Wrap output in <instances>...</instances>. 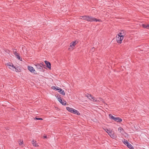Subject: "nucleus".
<instances>
[{
  "label": "nucleus",
  "mask_w": 149,
  "mask_h": 149,
  "mask_svg": "<svg viewBox=\"0 0 149 149\" xmlns=\"http://www.w3.org/2000/svg\"><path fill=\"white\" fill-rule=\"evenodd\" d=\"M125 35V32L124 31H121L117 35L116 40L118 43L119 44L121 43L122 41L123 40Z\"/></svg>",
  "instance_id": "nucleus-1"
},
{
  "label": "nucleus",
  "mask_w": 149,
  "mask_h": 149,
  "mask_svg": "<svg viewBox=\"0 0 149 149\" xmlns=\"http://www.w3.org/2000/svg\"><path fill=\"white\" fill-rule=\"evenodd\" d=\"M77 41H73L70 44V45L69 48L68 49L70 51H72L74 49V47L78 43Z\"/></svg>",
  "instance_id": "nucleus-2"
},
{
  "label": "nucleus",
  "mask_w": 149,
  "mask_h": 149,
  "mask_svg": "<svg viewBox=\"0 0 149 149\" xmlns=\"http://www.w3.org/2000/svg\"><path fill=\"white\" fill-rule=\"evenodd\" d=\"M7 66L8 67V68L12 70L15 71L16 72L18 71L17 69H16L14 66L13 64L11 63H8L7 64Z\"/></svg>",
  "instance_id": "nucleus-3"
},
{
  "label": "nucleus",
  "mask_w": 149,
  "mask_h": 149,
  "mask_svg": "<svg viewBox=\"0 0 149 149\" xmlns=\"http://www.w3.org/2000/svg\"><path fill=\"white\" fill-rule=\"evenodd\" d=\"M108 134L111 138L114 139L117 137L116 135L115 134V133L112 130H110L108 132Z\"/></svg>",
  "instance_id": "nucleus-4"
},
{
  "label": "nucleus",
  "mask_w": 149,
  "mask_h": 149,
  "mask_svg": "<svg viewBox=\"0 0 149 149\" xmlns=\"http://www.w3.org/2000/svg\"><path fill=\"white\" fill-rule=\"evenodd\" d=\"M88 21L89 22H93V21H99L100 22L101 21L100 19H96L95 18L92 17L91 16H88Z\"/></svg>",
  "instance_id": "nucleus-5"
},
{
  "label": "nucleus",
  "mask_w": 149,
  "mask_h": 149,
  "mask_svg": "<svg viewBox=\"0 0 149 149\" xmlns=\"http://www.w3.org/2000/svg\"><path fill=\"white\" fill-rule=\"evenodd\" d=\"M86 96L91 101H95V102H97L99 101V100H95V98L94 97H93L91 94H87L86 95Z\"/></svg>",
  "instance_id": "nucleus-6"
},
{
  "label": "nucleus",
  "mask_w": 149,
  "mask_h": 149,
  "mask_svg": "<svg viewBox=\"0 0 149 149\" xmlns=\"http://www.w3.org/2000/svg\"><path fill=\"white\" fill-rule=\"evenodd\" d=\"M57 99L58 101L63 105H66V101L64 100L62 101V98L61 97H57Z\"/></svg>",
  "instance_id": "nucleus-7"
},
{
  "label": "nucleus",
  "mask_w": 149,
  "mask_h": 149,
  "mask_svg": "<svg viewBox=\"0 0 149 149\" xmlns=\"http://www.w3.org/2000/svg\"><path fill=\"white\" fill-rule=\"evenodd\" d=\"M127 146L128 148H130L132 149H134L133 148V147L132 146V145L130 144L127 141H124L123 142Z\"/></svg>",
  "instance_id": "nucleus-8"
},
{
  "label": "nucleus",
  "mask_w": 149,
  "mask_h": 149,
  "mask_svg": "<svg viewBox=\"0 0 149 149\" xmlns=\"http://www.w3.org/2000/svg\"><path fill=\"white\" fill-rule=\"evenodd\" d=\"M56 90L58 91V92L62 95H65V93L64 91L61 88L58 87V88L56 89Z\"/></svg>",
  "instance_id": "nucleus-9"
},
{
  "label": "nucleus",
  "mask_w": 149,
  "mask_h": 149,
  "mask_svg": "<svg viewBox=\"0 0 149 149\" xmlns=\"http://www.w3.org/2000/svg\"><path fill=\"white\" fill-rule=\"evenodd\" d=\"M28 69L31 72L33 73L35 71V70L34 68L31 66H28Z\"/></svg>",
  "instance_id": "nucleus-10"
},
{
  "label": "nucleus",
  "mask_w": 149,
  "mask_h": 149,
  "mask_svg": "<svg viewBox=\"0 0 149 149\" xmlns=\"http://www.w3.org/2000/svg\"><path fill=\"white\" fill-rule=\"evenodd\" d=\"M32 143L33 146L35 147H38L39 146V145L37 143L36 141L35 140H33L32 141Z\"/></svg>",
  "instance_id": "nucleus-11"
},
{
  "label": "nucleus",
  "mask_w": 149,
  "mask_h": 149,
  "mask_svg": "<svg viewBox=\"0 0 149 149\" xmlns=\"http://www.w3.org/2000/svg\"><path fill=\"white\" fill-rule=\"evenodd\" d=\"M45 62L46 64L47 65V67L49 69H51V64L49 62L45 61Z\"/></svg>",
  "instance_id": "nucleus-12"
},
{
  "label": "nucleus",
  "mask_w": 149,
  "mask_h": 149,
  "mask_svg": "<svg viewBox=\"0 0 149 149\" xmlns=\"http://www.w3.org/2000/svg\"><path fill=\"white\" fill-rule=\"evenodd\" d=\"M114 120L118 122H121L122 121V119L120 118L115 117Z\"/></svg>",
  "instance_id": "nucleus-13"
},
{
  "label": "nucleus",
  "mask_w": 149,
  "mask_h": 149,
  "mask_svg": "<svg viewBox=\"0 0 149 149\" xmlns=\"http://www.w3.org/2000/svg\"><path fill=\"white\" fill-rule=\"evenodd\" d=\"M88 16L85 15L80 16V18L81 19L86 20L88 21Z\"/></svg>",
  "instance_id": "nucleus-14"
},
{
  "label": "nucleus",
  "mask_w": 149,
  "mask_h": 149,
  "mask_svg": "<svg viewBox=\"0 0 149 149\" xmlns=\"http://www.w3.org/2000/svg\"><path fill=\"white\" fill-rule=\"evenodd\" d=\"M35 66L38 69L40 70L42 69V67L41 65H39V63H37L35 65Z\"/></svg>",
  "instance_id": "nucleus-15"
},
{
  "label": "nucleus",
  "mask_w": 149,
  "mask_h": 149,
  "mask_svg": "<svg viewBox=\"0 0 149 149\" xmlns=\"http://www.w3.org/2000/svg\"><path fill=\"white\" fill-rule=\"evenodd\" d=\"M67 109L70 112L72 113L74 109L69 107H67Z\"/></svg>",
  "instance_id": "nucleus-16"
},
{
  "label": "nucleus",
  "mask_w": 149,
  "mask_h": 149,
  "mask_svg": "<svg viewBox=\"0 0 149 149\" xmlns=\"http://www.w3.org/2000/svg\"><path fill=\"white\" fill-rule=\"evenodd\" d=\"M142 26L144 28L149 29V24L146 25L145 24H142Z\"/></svg>",
  "instance_id": "nucleus-17"
},
{
  "label": "nucleus",
  "mask_w": 149,
  "mask_h": 149,
  "mask_svg": "<svg viewBox=\"0 0 149 149\" xmlns=\"http://www.w3.org/2000/svg\"><path fill=\"white\" fill-rule=\"evenodd\" d=\"M73 113L77 114L78 115H80V114L79 113V111L77 110L74 109Z\"/></svg>",
  "instance_id": "nucleus-18"
},
{
  "label": "nucleus",
  "mask_w": 149,
  "mask_h": 149,
  "mask_svg": "<svg viewBox=\"0 0 149 149\" xmlns=\"http://www.w3.org/2000/svg\"><path fill=\"white\" fill-rule=\"evenodd\" d=\"M109 118L110 119H112L113 120H114V119L115 118V117H114V116H113L111 114H109Z\"/></svg>",
  "instance_id": "nucleus-19"
},
{
  "label": "nucleus",
  "mask_w": 149,
  "mask_h": 149,
  "mask_svg": "<svg viewBox=\"0 0 149 149\" xmlns=\"http://www.w3.org/2000/svg\"><path fill=\"white\" fill-rule=\"evenodd\" d=\"M18 143H19V144L20 146H21L22 145L23 143V140L22 141H21V140H20L19 142H18Z\"/></svg>",
  "instance_id": "nucleus-20"
},
{
  "label": "nucleus",
  "mask_w": 149,
  "mask_h": 149,
  "mask_svg": "<svg viewBox=\"0 0 149 149\" xmlns=\"http://www.w3.org/2000/svg\"><path fill=\"white\" fill-rule=\"evenodd\" d=\"M118 131L120 132L121 133L123 131V129L121 127H119L118 129Z\"/></svg>",
  "instance_id": "nucleus-21"
},
{
  "label": "nucleus",
  "mask_w": 149,
  "mask_h": 149,
  "mask_svg": "<svg viewBox=\"0 0 149 149\" xmlns=\"http://www.w3.org/2000/svg\"><path fill=\"white\" fill-rule=\"evenodd\" d=\"M99 100L101 101H102V102H103V103H104V102L103 100V99L102 98H101V97H100L99 98Z\"/></svg>",
  "instance_id": "nucleus-22"
},
{
  "label": "nucleus",
  "mask_w": 149,
  "mask_h": 149,
  "mask_svg": "<svg viewBox=\"0 0 149 149\" xmlns=\"http://www.w3.org/2000/svg\"><path fill=\"white\" fill-rule=\"evenodd\" d=\"M16 57L17 58H18L19 60H21L20 59V56H19L18 55V54H17V55H16Z\"/></svg>",
  "instance_id": "nucleus-23"
},
{
  "label": "nucleus",
  "mask_w": 149,
  "mask_h": 149,
  "mask_svg": "<svg viewBox=\"0 0 149 149\" xmlns=\"http://www.w3.org/2000/svg\"><path fill=\"white\" fill-rule=\"evenodd\" d=\"M57 87V88H56V87L55 86H53L52 87V89H53L54 90H56V89L58 88V87Z\"/></svg>",
  "instance_id": "nucleus-24"
},
{
  "label": "nucleus",
  "mask_w": 149,
  "mask_h": 149,
  "mask_svg": "<svg viewBox=\"0 0 149 149\" xmlns=\"http://www.w3.org/2000/svg\"><path fill=\"white\" fill-rule=\"evenodd\" d=\"M35 119L36 120H42V118H36Z\"/></svg>",
  "instance_id": "nucleus-25"
},
{
  "label": "nucleus",
  "mask_w": 149,
  "mask_h": 149,
  "mask_svg": "<svg viewBox=\"0 0 149 149\" xmlns=\"http://www.w3.org/2000/svg\"><path fill=\"white\" fill-rule=\"evenodd\" d=\"M108 130L107 129H105V131L108 134V132L110 130Z\"/></svg>",
  "instance_id": "nucleus-26"
},
{
  "label": "nucleus",
  "mask_w": 149,
  "mask_h": 149,
  "mask_svg": "<svg viewBox=\"0 0 149 149\" xmlns=\"http://www.w3.org/2000/svg\"><path fill=\"white\" fill-rule=\"evenodd\" d=\"M39 65H41L42 66L44 65L43 63H40L39 64Z\"/></svg>",
  "instance_id": "nucleus-27"
},
{
  "label": "nucleus",
  "mask_w": 149,
  "mask_h": 149,
  "mask_svg": "<svg viewBox=\"0 0 149 149\" xmlns=\"http://www.w3.org/2000/svg\"><path fill=\"white\" fill-rule=\"evenodd\" d=\"M14 54L15 55V56H16V55H17V54H18V53H17L16 52H14Z\"/></svg>",
  "instance_id": "nucleus-28"
},
{
  "label": "nucleus",
  "mask_w": 149,
  "mask_h": 149,
  "mask_svg": "<svg viewBox=\"0 0 149 149\" xmlns=\"http://www.w3.org/2000/svg\"><path fill=\"white\" fill-rule=\"evenodd\" d=\"M43 137L44 138H47V136H44Z\"/></svg>",
  "instance_id": "nucleus-29"
}]
</instances>
